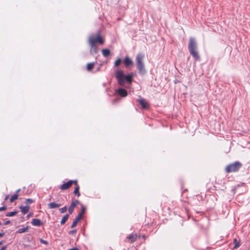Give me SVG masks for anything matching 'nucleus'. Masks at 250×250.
<instances>
[{
  "instance_id": "f257e3e1",
  "label": "nucleus",
  "mask_w": 250,
  "mask_h": 250,
  "mask_svg": "<svg viewBox=\"0 0 250 250\" xmlns=\"http://www.w3.org/2000/svg\"><path fill=\"white\" fill-rule=\"evenodd\" d=\"M115 77L117 80L118 83L120 85L124 86L125 82L131 83L133 77V74H129L125 75L123 71L118 70L115 72Z\"/></svg>"
},
{
  "instance_id": "f03ea898",
  "label": "nucleus",
  "mask_w": 250,
  "mask_h": 250,
  "mask_svg": "<svg viewBox=\"0 0 250 250\" xmlns=\"http://www.w3.org/2000/svg\"><path fill=\"white\" fill-rule=\"evenodd\" d=\"M188 50L190 54L196 61H199L200 59V55L197 51V45L195 40L193 38L189 39L188 43Z\"/></svg>"
},
{
  "instance_id": "7ed1b4c3",
  "label": "nucleus",
  "mask_w": 250,
  "mask_h": 250,
  "mask_svg": "<svg viewBox=\"0 0 250 250\" xmlns=\"http://www.w3.org/2000/svg\"><path fill=\"white\" fill-rule=\"evenodd\" d=\"M88 42L92 48H95V53H97V48L95 47L96 43L103 44L104 39L101 36L100 33L98 32L96 35H91L89 37Z\"/></svg>"
},
{
  "instance_id": "20e7f679",
  "label": "nucleus",
  "mask_w": 250,
  "mask_h": 250,
  "mask_svg": "<svg viewBox=\"0 0 250 250\" xmlns=\"http://www.w3.org/2000/svg\"><path fill=\"white\" fill-rule=\"evenodd\" d=\"M144 57L145 55L143 53H139L136 57L137 67L139 70V73L142 75L145 74L146 72L145 64L143 62Z\"/></svg>"
},
{
  "instance_id": "39448f33",
  "label": "nucleus",
  "mask_w": 250,
  "mask_h": 250,
  "mask_svg": "<svg viewBox=\"0 0 250 250\" xmlns=\"http://www.w3.org/2000/svg\"><path fill=\"white\" fill-rule=\"evenodd\" d=\"M242 164L238 161L235 162L228 165L225 168L226 173H232L237 172L242 167Z\"/></svg>"
},
{
  "instance_id": "423d86ee",
  "label": "nucleus",
  "mask_w": 250,
  "mask_h": 250,
  "mask_svg": "<svg viewBox=\"0 0 250 250\" xmlns=\"http://www.w3.org/2000/svg\"><path fill=\"white\" fill-rule=\"evenodd\" d=\"M73 184H77V180H69L60 185L59 188L62 190H65L69 188Z\"/></svg>"
},
{
  "instance_id": "0eeeda50",
  "label": "nucleus",
  "mask_w": 250,
  "mask_h": 250,
  "mask_svg": "<svg viewBox=\"0 0 250 250\" xmlns=\"http://www.w3.org/2000/svg\"><path fill=\"white\" fill-rule=\"evenodd\" d=\"M139 237L136 233H131L126 237L128 242L131 244L135 242Z\"/></svg>"
},
{
  "instance_id": "6e6552de",
  "label": "nucleus",
  "mask_w": 250,
  "mask_h": 250,
  "mask_svg": "<svg viewBox=\"0 0 250 250\" xmlns=\"http://www.w3.org/2000/svg\"><path fill=\"white\" fill-rule=\"evenodd\" d=\"M79 204V201L77 200H74L71 203L70 206L68 208V212L69 214H72L76 206Z\"/></svg>"
},
{
  "instance_id": "1a4fd4ad",
  "label": "nucleus",
  "mask_w": 250,
  "mask_h": 250,
  "mask_svg": "<svg viewBox=\"0 0 250 250\" xmlns=\"http://www.w3.org/2000/svg\"><path fill=\"white\" fill-rule=\"evenodd\" d=\"M138 102L141 105L143 109H147L149 106L148 103L143 98H140L138 100Z\"/></svg>"
},
{
  "instance_id": "9d476101",
  "label": "nucleus",
  "mask_w": 250,
  "mask_h": 250,
  "mask_svg": "<svg viewBox=\"0 0 250 250\" xmlns=\"http://www.w3.org/2000/svg\"><path fill=\"white\" fill-rule=\"evenodd\" d=\"M117 93L122 97H125L127 95V91L124 88H119L116 90Z\"/></svg>"
},
{
  "instance_id": "9b49d317",
  "label": "nucleus",
  "mask_w": 250,
  "mask_h": 250,
  "mask_svg": "<svg viewBox=\"0 0 250 250\" xmlns=\"http://www.w3.org/2000/svg\"><path fill=\"white\" fill-rule=\"evenodd\" d=\"M124 63L126 67H128L133 64V62L129 57L126 56L124 59Z\"/></svg>"
},
{
  "instance_id": "f8f14e48",
  "label": "nucleus",
  "mask_w": 250,
  "mask_h": 250,
  "mask_svg": "<svg viewBox=\"0 0 250 250\" xmlns=\"http://www.w3.org/2000/svg\"><path fill=\"white\" fill-rule=\"evenodd\" d=\"M31 224L34 226H41L42 225V221L39 219H33Z\"/></svg>"
},
{
  "instance_id": "ddd939ff",
  "label": "nucleus",
  "mask_w": 250,
  "mask_h": 250,
  "mask_svg": "<svg viewBox=\"0 0 250 250\" xmlns=\"http://www.w3.org/2000/svg\"><path fill=\"white\" fill-rule=\"evenodd\" d=\"M61 206V204H57L55 202L50 203L48 204V207L49 208L52 209V208H58Z\"/></svg>"
},
{
  "instance_id": "4468645a",
  "label": "nucleus",
  "mask_w": 250,
  "mask_h": 250,
  "mask_svg": "<svg viewBox=\"0 0 250 250\" xmlns=\"http://www.w3.org/2000/svg\"><path fill=\"white\" fill-rule=\"evenodd\" d=\"M75 186V188L73 191V193L77 195L79 197L80 196V193L79 192L80 187L78 184V181H77V184H74Z\"/></svg>"
},
{
  "instance_id": "2eb2a0df",
  "label": "nucleus",
  "mask_w": 250,
  "mask_h": 250,
  "mask_svg": "<svg viewBox=\"0 0 250 250\" xmlns=\"http://www.w3.org/2000/svg\"><path fill=\"white\" fill-rule=\"evenodd\" d=\"M20 191V189H18L16 191V194H14V195H13L12 196H11V197L10 199V203L13 202L15 200H17L18 198V196H19L18 193Z\"/></svg>"
},
{
  "instance_id": "dca6fc26",
  "label": "nucleus",
  "mask_w": 250,
  "mask_h": 250,
  "mask_svg": "<svg viewBox=\"0 0 250 250\" xmlns=\"http://www.w3.org/2000/svg\"><path fill=\"white\" fill-rule=\"evenodd\" d=\"M20 208L21 209V211L22 212L23 214H25L26 213H27L29 209V207L28 206L23 207L21 206L20 207Z\"/></svg>"
},
{
  "instance_id": "f3484780",
  "label": "nucleus",
  "mask_w": 250,
  "mask_h": 250,
  "mask_svg": "<svg viewBox=\"0 0 250 250\" xmlns=\"http://www.w3.org/2000/svg\"><path fill=\"white\" fill-rule=\"evenodd\" d=\"M233 243H234V249H238L241 245L240 241L239 240H238L237 238H234L233 240Z\"/></svg>"
},
{
  "instance_id": "a211bd4d",
  "label": "nucleus",
  "mask_w": 250,
  "mask_h": 250,
  "mask_svg": "<svg viewBox=\"0 0 250 250\" xmlns=\"http://www.w3.org/2000/svg\"><path fill=\"white\" fill-rule=\"evenodd\" d=\"M102 53L104 57H107L110 54V51L108 49H103L102 50Z\"/></svg>"
},
{
  "instance_id": "6ab92c4d",
  "label": "nucleus",
  "mask_w": 250,
  "mask_h": 250,
  "mask_svg": "<svg viewBox=\"0 0 250 250\" xmlns=\"http://www.w3.org/2000/svg\"><path fill=\"white\" fill-rule=\"evenodd\" d=\"M69 217L68 214L65 215L62 218V220L61 221V224L63 225L65 223V222L67 221Z\"/></svg>"
},
{
  "instance_id": "aec40b11",
  "label": "nucleus",
  "mask_w": 250,
  "mask_h": 250,
  "mask_svg": "<svg viewBox=\"0 0 250 250\" xmlns=\"http://www.w3.org/2000/svg\"><path fill=\"white\" fill-rule=\"evenodd\" d=\"M94 65H95L94 62H91V63H87V67H86L87 70L88 71H91L93 68Z\"/></svg>"
},
{
  "instance_id": "412c9836",
  "label": "nucleus",
  "mask_w": 250,
  "mask_h": 250,
  "mask_svg": "<svg viewBox=\"0 0 250 250\" xmlns=\"http://www.w3.org/2000/svg\"><path fill=\"white\" fill-rule=\"evenodd\" d=\"M28 230V228L27 227L25 228L19 229L17 230V232L19 233H24V232L27 231Z\"/></svg>"
},
{
  "instance_id": "4be33fe9",
  "label": "nucleus",
  "mask_w": 250,
  "mask_h": 250,
  "mask_svg": "<svg viewBox=\"0 0 250 250\" xmlns=\"http://www.w3.org/2000/svg\"><path fill=\"white\" fill-rule=\"evenodd\" d=\"M121 63V59L120 58H118L116 61L115 62L114 65L115 66H119Z\"/></svg>"
},
{
  "instance_id": "5701e85b",
  "label": "nucleus",
  "mask_w": 250,
  "mask_h": 250,
  "mask_svg": "<svg viewBox=\"0 0 250 250\" xmlns=\"http://www.w3.org/2000/svg\"><path fill=\"white\" fill-rule=\"evenodd\" d=\"M17 213H18V212L16 211L10 212H8L7 213L6 216H9V217L13 216L16 215L17 214Z\"/></svg>"
},
{
  "instance_id": "b1692460",
  "label": "nucleus",
  "mask_w": 250,
  "mask_h": 250,
  "mask_svg": "<svg viewBox=\"0 0 250 250\" xmlns=\"http://www.w3.org/2000/svg\"><path fill=\"white\" fill-rule=\"evenodd\" d=\"M67 207L66 206L60 208L59 209L60 210V212L61 213H65L66 211H67Z\"/></svg>"
},
{
  "instance_id": "393cba45",
  "label": "nucleus",
  "mask_w": 250,
  "mask_h": 250,
  "mask_svg": "<svg viewBox=\"0 0 250 250\" xmlns=\"http://www.w3.org/2000/svg\"><path fill=\"white\" fill-rule=\"evenodd\" d=\"M78 222H78L77 220L74 219L73 222H72V224L71 225V228H73L75 227L76 226V225H77V224L78 223Z\"/></svg>"
},
{
  "instance_id": "a878e982",
  "label": "nucleus",
  "mask_w": 250,
  "mask_h": 250,
  "mask_svg": "<svg viewBox=\"0 0 250 250\" xmlns=\"http://www.w3.org/2000/svg\"><path fill=\"white\" fill-rule=\"evenodd\" d=\"M82 217L83 216L82 215V214H79L75 219L77 220L78 222H79L81 220Z\"/></svg>"
},
{
  "instance_id": "bb28decb",
  "label": "nucleus",
  "mask_w": 250,
  "mask_h": 250,
  "mask_svg": "<svg viewBox=\"0 0 250 250\" xmlns=\"http://www.w3.org/2000/svg\"><path fill=\"white\" fill-rule=\"evenodd\" d=\"M33 202V200L31 199H27L25 201V203L26 204H30Z\"/></svg>"
},
{
  "instance_id": "cd10ccee",
  "label": "nucleus",
  "mask_w": 250,
  "mask_h": 250,
  "mask_svg": "<svg viewBox=\"0 0 250 250\" xmlns=\"http://www.w3.org/2000/svg\"><path fill=\"white\" fill-rule=\"evenodd\" d=\"M85 208L83 207V205H82L81 212L79 214H82V215L83 216L85 212Z\"/></svg>"
},
{
  "instance_id": "c85d7f7f",
  "label": "nucleus",
  "mask_w": 250,
  "mask_h": 250,
  "mask_svg": "<svg viewBox=\"0 0 250 250\" xmlns=\"http://www.w3.org/2000/svg\"><path fill=\"white\" fill-rule=\"evenodd\" d=\"M40 242H41V243H42V244H45V245H47V244H48V242H47L46 241L44 240H43V239H41H41H40Z\"/></svg>"
},
{
  "instance_id": "c756f323",
  "label": "nucleus",
  "mask_w": 250,
  "mask_h": 250,
  "mask_svg": "<svg viewBox=\"0 0 250 250\" xmlns=\"http://www.w3.org/2000/svg\"><path fill=\"white\" fill-rule=\"evenodd\" d=\"M76 232V229H74V230L70 231L69 232V234H73L75 233Z\"/></svg>"
},
{
  "instance_id": "7c9ffc66",
  "label": "nucleus",
  "mask_w": 250,
  "mask_h": 250,
  "mask_svg": "<svg viewBox=\"0 0 250 250\" xmlns=\"http://www.w3.org/2000/svg\"><path fill=\"white\" fill-rule=\"evenodd\" d=\"M6 208L5 207H0V211L6 210Z\"/></svg>"
},
{
  "instance_id": "2f4dec72",
  "label": "nucleus",
  "mask_w": 250,
  "mask_h": 250,
  "mask_svg": "<svg viewBox=\"0 0 250 250\" xmlns=\"http://www.w3.org/2000/svg\"><path fill=\"white\" fill-rule=\"evenodd\" d=\"M7 248V246L5 245L1 247L0 250H5Z\"/></svg>"
},
{
  "instance_id": "473e14b6",
  "label": "nucleus",
  "mask_w": 250,
  "mask_h": 250,
  "mask_svg": "<svg viewBox=\"0 0 250 250\" xmlns=\"http://www.w3.org/2000/svg\"><path fill=\"white\" fill-rule=\"evenodd\" d=\"M8 198H9V195H7L5 197V198H4V201H6V200L8 199Z\"/></svg>"
},
{
  "instance_id": "72a5a7b5",
  "label": "nucleus",
  "mask_w": 250,
  "mask_h": 250,
  "mask_svg": "<svg viewBox=\"0 0 250 250\" xmlns=\"http://www.w3.org/2000/svg\"><path fill=\"white\" fill-rule=\"evenodd\" d=\"M68 250H79V249L78 248H74L69 249Z\"/></svg>"
},
{
  "instance_id": "f704fd0d",
  "label": "nucleus",
  "mask_w": 250,
  "mask_h": 250,
  "mask_svg": "<svg viewBox=\"0 0 250 250\" xmlns=\"http://www.w3.org/2000/svg\"><path fill=\"white\" fill-rule=\"evenodd\" d=\"M4 235V233H0V237H2Z\"/></svg>"
},
{
  "instance_id": "c9c22d12",
  "label": "nucleus",
  "mask_w": 250,
  "mask_h": 250,
  "mask_svg": "<svg viewBox=\"0 0 250 250\" xmlns=\"http://www.w3.org/2000/svg\"><path fill=\"white\" fill-rule=\"evenodd\" d=\"M10 223V221H7L4 223V225H7Z\"/></svg>"
},
{
  "instance_id": "e433bc0d",
  "label": "nucleus",
  "mask_w": 250,
  "mask_h": 250,
  "mask_svg": "<svg viewBox=\"0 0 250 250\" xmlns=\"http://www.w3.org/2000/svg\"><path fill=\"white\" fill-rule=\"evenodd\" d=\"M4 242V241H0V246L1 245H2Z\"/></svg>"
},
{
  "instance_id": "4c0bfd02",
  "label": "nucleus",
  "mask_w": 250,
  "mask_h": 250,
  "mask_svg": "<svg viewBox=\"0 0 250 250\" xmlns=\"http://www.w3.org/2000/svg\"><path fill=\"white\" fill-rule=\"evenodd\" d=\"M29 216H30V214H28L27 217V218H29Z\"/></svg>"
},
{
  "instance_id": "58836bf2",
  "label": "nucleus",
  "mask_w": 250,
  "mask_h": 250,
  "mask_svg": "<svg viewBox=\"0 0 250 250\" xmlns=\"http://www.w3.org/2000/svg\"><path fill=\"white\" fill-rule=\"evenodd\" d=\"M143 238H145V235H143Z\"/></svg>"
},
{
  "instance_id": "ea45409f",
  "label": "nucleus",
  "mask_w": 250,
  "mask_h": 250,
  "mask_svg": "<svg viewBox=\"0 0 250 250\" xmlns=\"http://www.w3.org/2000/svg\"><path fill=\"white\" fill-rule=\"evenodd\" d=\"M1 225V222H0V226Z\"/></svg>"
}]
</instances>
